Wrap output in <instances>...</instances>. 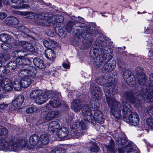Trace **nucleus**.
<instances>
[{"instance_id":"obj_10","label":"nucleus","mask_w":153,"mask_h":153,"mask_svg":"<svg viewBox=\"0 0 153 153\" xmlns=\"http://www.w3.org/2000/svg\"><path fill=\"white\" fill-rule=\"evenodd\" d=\"M131 72L128 70H125L123 73V77L126 83L131 87H134L136 84L135 77L131 76Z\"/></svg>"},{"instance_id":"obj_25","label":"nucleus","mask_w":153,"mask_h":153,"mask_svg":"<svg viewBox=\"0 0 153 153\" xmlns=\"http://www.w3.org/2000/svg\"><path fill=\"white\" fill-rule=\"evenodd\" d=\"M4 22L8 25H15L19 23V20L13 16H10L7 17L5 19Z\"/></svg>"},{"instance_id":"obj_21","label":"nucleus","mask_w":153,"mask_h":153,"mask_svg":"<svg viewBox=\"0 0 153 153\" xmlns=\"http://www.w3.org/2000/svg\"><path fill=\"white\" fill-rule=\"evenodd\" d=\"M24 99V96L22 95L15 97L12 102L13 106L15 107L20 106L23 102Z\"/></svg>"},{"instance_id":"obj_29","label":"nucleus","mask_w":153,"mask_h":153,"mask_svg":"<svg viewBox=\"0 0 153 153\" xmlns=\"http://www.w3.org/2000/svg\"><path fill=\"white\" fill-rule=\"evenodd\" d=\"M22 87L26 88L28 87L31 83L32 81L31 79L28 76H25L21 79Z\"/></svg>"},{"instance_id":"obj_47","label":"nucleus","mask_w":153,"mask_h":153,"mask_svg":"<svg viewBox=\"0 0 153 153\" xmlns=\"http://www.w3.org/2000/svg\"><path fill=\"white\" fill-rule=\"evenodd\" d=\"M38 109L37 107L36 106H33L28 107L26 110L27 113H31L36 111Z\"/></svg>"},{"instance_id":"obj_40","label":"nucleus","mask_w":153,"mask_h":153,"mask_svg":"<svg viewBox=\"0 0 153 153\" xmlns=\"http://www.w3.org/2000/svg\"><path fill=\"white\" fill-rule=\"evenodd\" d=\"M25 13L26 16V17L30 19H36L38 15V14H36L35 13L32 12H26Z\"/></svg>"},{"instance_id":"obj_11","label":"nucleus","mask_w":153,"mask_h":153,"mask_svg":"<svg viewBox=\"0 0 153 153\" xmlns=\"http://www.w3.org/2000/svg\"><path fill=\"white\" fill-rule=\"evenodd\" d=\"M138 97H141L147 102H153V91L151 90L148 91L144 90L141 91L140 94L137 95Z\"/></svg>"},{"instance_id":"obj_43","label":"nucleus","mask_w":153,"mask_h":153,"mask_svg":"<svg viewBox=\"0 0 153 153\" xmlns=\"http://www.w3.org/2000/svg\"><path fill=\"white\" fill-rule=\"evenodd\" d=\"M9 58V56L7 54H0V66L2 64V62H6Z\"/></svg>"},{"instance_id":"obj_42","label":"nucleus","mask_w":153,"mask_h":153,"mask_svg":"<svg viewBox=\"0 0 153 153\" xmlns=\"http://www.w3.org/2000/svg\"><path fill=\"white\" fill-rule=\"evenodd\" d=\"M27 68H22L19 71L18 74L21 78H23L25 76H27Z\"/></svg>"},{"instance_id":"obj_7","label":"nucleus","mask_w":153,"mask_h":153,"mask_svg":"<svg viewBox=\"0 0 153 153\" xmlns=\"http://www.w3.org/2000/svg\"><path fill=\"white\" fill-rule=\"evenodd\" d=\"M90 90L91 96L95 100H99L102 97V92L101 88L94 83H91Z\"/></svg>"},{"instance_id":"obj_64","label":"nucleus","mask_w":153,"mask_h":153,"mask_svg":"<svg viewBox=\"0 0 153 153\" xmlns=\"http://www.w3.org/2000/svg\"><path fill=\"white\" fill-rule=\"evenodd\" d=\"M7 16L6 14L4 12L0 13V19L2 20L5 18Z\"/></svg>"},{"instance_id":"obj_28","label":"nucleus","mask_w":153,"mask_h":153,"mask_svg":"<svg viewBox=\"0 0 153 153\" xmlns=\"http://www.w3.org/2000/svg\"><path fill=\"white\" fill-rule=\"evenodd\" d=\"M17 64L20 65H30L31 61L28 58H17L16 59Z\"/></svg>"},{"instance_id":"obj_54","label":"nucleus","mask_w":153,"mask_h":153,"mask_svg":"<svg viewBox=\"0 0 153 153\" xmlns=\"http://www.w3.org/2000/svg\"><path fill=\"white\" fill-rule=\"evenodd\" d=\"M43 43L44 46L47 48V49H51V42H49L47 40H44L43 41Z\"/></svg>"},{"instance_id":"obj_50","label":"nucleus","mask_w":153,"mask_h":153,"mask_svg":"<svg viewBox=\"0 0 153 153\" xmlns=\"http://www.w3.org/2000/svg\"><path fill=\"white\" fill-rule=\"evenodd\" d=\"M53 19L56 20L57 24H58L62 23L64 20V18L61 15H58L54 17Z\"/></svg>"},{"instance_id":"obj_19","label":"nucleus","mask_w":153,"mask_h":153,"mask_svg":"<svg viewBox=\"0 0 153 153\" xmlns=\"http://www.w3.org/2000/svg\"><path fill=\"white\" fill-rule=\"evenodd\" d=\"M118 151L119 153H139L137 150L133 149L132 146L130 143L128 144L122 149H119Z\"/></svg>"},{"instance_id":"obj_46","label":"nucleus","mask_w":153,"mask_h":153,"mask_svg":"<svg viewBox=\"0 0 153 153\" xmlns=\"http://www.w3.org/2000/svg\"><path fill=\"white\" fill-rule=\"evenodd\" d=\"M90 145L91 146L90 147V150L91 151L94 152H96L98 150V147L95 143H90Z\"/></svg>"},{"instance_id":"obj_17","label":"nucleus","mask_w":153,"mask_h":153,"mask_svg":"<svg viewBox=\"0 0 153 153\" xmlns=\"http://www.w3.org/2000/svg\"><path fill=\"white\" fill-rule=\"evenodd\" d=\"M57 136L63 140L69 139L68 137V129L65 127H61L58 130L56 133Z\"/></svg>"},{"instance_id":"obj_8","label":"nucleus","mask_w":153,"mask_h":153,"mask_svg":"<svg viewBox=\"0 0 153 153\" xmlns=\"http://www.w3.org/2000/svg\"><path fill=\"white\" fill-rule=\"evenodd\" d=\"M113 56L111 54H108L107 60L102 69V71L103 73H107L113 71L115 67V62L114 61L112 62V63H108V62L112 58Z\"/></svg>"},{"instance_id":"obj_39","label":"nucleus","mask_w":153,"mask_h":153,"mask_svg":"<svg viewBox=\"0 0 153 153\" xmlns=\"http://www.w3.org/2000/svg\"><path fill=\"white\" fill-rule=\"evenodd\" d=\"M8 132L7 128L3 126L0 127V136L2 137H6L8 135Z\"/></svg>"},{"instance_id":"obj_61","label":"nucleus","mask_w":153,"mask_h":153,"mask_svg":"<svg viewBox=\"0 0 153 153\" xmlns=\"http://www.w3.org/2000/svg\"><path fill=\"white\" fill-rule=\"evenodd\" d=\"M42 92L43 91L42 90L39 89H37V91L36 95V98H35L34 99V101L36 100V99L37 98V97H38L41 94Z\"/></svg>"},{"instance_id":"obj_5","label":"nucleus","mask_w":153,"mask_h":153,"mask_svg":"<svg viewBox=\"0 0 153 153\" xmlns=\"http://www.w3.org/2000/svg\"><path fill=\"white\" fill-rule=\"evenodd\" d=\"M95 104L92 106L90 105H85L82 107V112L83 115V119L91 124L95 123V121L94 119H91L93 115L92 111L94 112L95 110L96 109V106Z\"/></svg>"},{"instance_id":"obj_45","label":"nucleus","mask_w":153,"mask_h":153,"mask_svg":"<svg viewBox=\"0 0 153 153\" xmlns=\"http://www.w3.org/2000/svg\"><path fill=\"white\" fill-rule=\"evenodd\" d=\"M10 37V36L7 34L1 33L0 34V41L4 42H6Z\"/></svg>"},{"instance_id":"obj_13","label":"nucleus","mask_w":153,"mask_h":153,"mask_svg":"<svg viewBox=\"0 0 153 153\" xmlns=\"http://www.w3.org/2000/svg\"><path fill=\"white\" fill-rule=\"evenodd\" d=\"M136 76L137 82L139 84L141 85H144L146 81L145 75L143 72V68L140 67L137 68Z\"/></svg>"},{"instance_id":"obj_49","label":"nucleus","mask_w":153,"mask_h":153,"mask_svg":"<svg viewBox=\"0 0 153 153\" xmlns=\"http://www.w3.org/2000/svg\"><path fill=\"white\" fill-rule=\"evenodd\" d=\"M96 82L99 84L101 85H103L104 83L105 82L106 80L104 79L102 77H97L95 80Z\"/></svg>"},{"instance_id":"obj_30","label":"nucleus","mask_w":153,"mask_h":153,"mask_svg":"<svg viewBox=\"0 0 153 153\" xmlns=\"http://www.w3.org/2000/svg\"><path fill=\"white\" fill-rule=\"evenodd\" d=\"M49 142V139L48 135L45 134H42L39 137V143L41 144L46 145Z\"/></svg>"},{"instance_id":"obj_32","label":"nucleus","mask_w":153,"mask_h":153,"mask_svg":"<svg viewBox=\"0 0 153 153\" xmlns=\"http://www.w3.org/2000/svg\"><path fill=\"white\" fill-rule=\"evenodd\" d=\"M18 44L20 46H22L27 50L30 51H33L34 49L32 45L25 41H19Z\"/></svg>"},{"instance_id":"obj_51","label":"nucleus","mask_w":153,"mask_h":153,"mask_svg":"<svg viewBox=\"0 0 153 153\" xmlns=\"http://www.w3.org/2000/svg\"><path fill=\"white\" fill-rule=\"evenodd\" d=\"M1 47L4 50H7L11 48V46L9 43L4 42L1 44Z\"/></svg>"},{"instance_id":"obj_23","label":"nucleus","mask_w":153,"mask_h":153,"mask_svg":"<svg viewBox=\"0 0 153 153\" xmlns=\"http://www.w3.org/2000/svg\"><path fill=\"white\" fill-rule=\"evenodd\" d=\"M59 113V112L57 111H50L45 114V118L46 120L50 121L58 116Z\"/></svg>"},{"instance_id":"obj_62","label":"nucleus","mask_w":153,"mask_h":153,"mask_svg":"<svg viewBox=\"0 0 153 153\" xmlns=\"http://www.w3.org/2000/svg\"><path fill=\"white\" fill-rule=\"evenodd\" d=\"M8 107V105L5 104L4 102L0 104V108L2 110L5 109L6 108H7Z\"/></svg>"},{"instance_id":"obj_27","label":"nucleus","mask_w":153,"mask_h":153,"mask_svg":"<svg viewBox=\"0 0 153 153\" xmlns=\"http://www.w3.org/2000/svg\"><path fill=\"white\" fill-rule=\"evenodd\" d=\"M39 137L36 134H34L29 137V142L32 146H34L39 143Z\"/></svg>"},{"instance_id":"obj_4","label":"nucleus","mask_w":153,"mask_h":153,"mask_svg":"<svg viewBox=\"0 0 153 153\" xmlns=\"http://www.w3.org/2000/svg\"><path fill=\"white\" fill-rule=\"evenodd\" d=\"M87 128L86 123L83 120L79 122L74 123L73 124L69 135L72 138H78L83 134V130Z\"/></svg>"},{"instance_id":"obj_9","label":"nucleus","mask_w":153,"mask_h":153,"mask_svg":"<svg viewBox=\"0 0 153 153\" xmlns=\"http://www.w3.org/2000/svg\"><path fill=\"white\" fill-rule=\"evenodd\" d=\"M124 120L126 123L133 126L137 125L139 123L140 118L139 115L134 112L131 114L124 118Z\"/></svg>"},{"instance_id":"obj_6","label":"nucleus","mask_w":153,"mask_h":153,"mask_svg":"<svg viewBox=\"0 0 153 153\" xmlns=\"http://www.w3.org/2000/svg\"><path fill=\"white\" fill-rule=\"evenodd\" d=\"M136 95L137 97H135L133 93L130 91H126L124 92L123 97L126 100L128 101L130 103L133 104L134 105L139 107L140 105V99H139V97Z\"/></svg>"},{"instance_id":"obj_37","label":"nucleus","mask_w":153,"mask_h":153,"mask_svg":"<svg viewBox=\"0 0 153 153\" xmlns=\"http://www.w3.org/2000/svg\"><path fill=\"white\" fill-rule=\"evenodd\" d=\"M48 19L47 21L48 22H49V26L51 24L52 25H56V26L57 27L56 20L53 19L54 17L56 16H52L51 14H48Z\"/></svg>"},{"instance_id":"obj_36","label":"nucleus","mask_w":153,"mask_h":153,"mask_svg":"<svg viewBox=\"0 0 153 153\" xmlns=\"http://www.w3.org/2000/svg\"><path fill=\"white\" fill-rule=\"evenodd\" d=\"M51 99L49 103L50 105L52 107L57 108L61 105V102L59 99Z\"/></svg>"},{"instance_id":"obj_60","label":"nucleus","mask_w":153,"mask_h":153,"mask_svg":"<svg viewBox=\"0 0 153 153\" xmlns=\"http://www.w3.org/2000/svg\"><path fill=\"white\" fill-rule=\"evenodd\" d=\"M127 142V141L126 139L125 138H121L120 139V140L119 141V143H120L121 145H123L126 143Z\"/></svg>"},{"instance_id":"obj_22","label":"nucleus","mask_w":153,"mask_h":153,"mask_svg":"<svg viewBox=\"0 0 153 153\" xmlns=\"http://www.w3.org/2000/svg\"><path fill=\"white\" fill-rule=\"evenodd\" d=\"M82 105V101L79 100H75L71 103V108L75 112L79 111Z\"/></svg>"},{"instance_id":"obj_2","label":"nucleus","mask_w":153,"mask_h":153,"mask_svg":"<svg viewBox=\"0 0 153 153\" xmlns=\"http://www.w3.org/2000/svg\"><path fill=\"white\" fill-rule=\"evenodd\" d=\"M94 49L93 55H92L94 60V64L95 66L100 67L102 63L106 62L108 56L107 53L108 46L106 45V42H101Z\"/></svg>"},{"instance_id":"obj_58","label":"nucleus","mask_w":153,"mask_h":153,"mask_svg":"<svg viewBox=\"0 0 153 153\" xmlns=\"http://www.w3.org/2000/svg\"><path fill=\"white\" fill-rule=\"evenodd\" d=\"M62 148H55L52 149L51 153H62Z\"/></svg>"},{"instance_id":"obj_41","label":"nucleus","mask_w":153,"mask_h":153,"mask_svg":"<svg viewBox=\"0 0 153 153\" xmlns=\"http://www.w3.org/2000/svg\"><path fill=\"white\" fill-rule=\"evenodd\" d=\"M51 93L50 98L52 97V99H56L60 100V98L61 97L60 94L56 91L50 92Z\"/></svg>"},{"instance_id":"obj_24","label":"nucleus","mask_w":153,"mask_h":153,"mask_svg":"<svg viewBox=\"0 0 153 153\" xmlns=\"http://www.w3.org/2000/svg\"><path fill=\"white\" fill-rule=\"evenodd\" d=\"M45 55L47 59L51 61H54L56 57L55 53L51 49H47L45 50Z\"/></svg>"},{"instance_id":"obj_3","label":"nucleus","mask_w":153,"mask_h":153,"mask_svg":"<svg viewBox=\"0 0 153 153\" xmlns=\"http://www.w3.org/2000/svg\"><path fill=\"white\" fill-rule=\"evenodd\" d=\"M19 146H21L22 147H27L29 149L30 148L28 146L27 141L24 140L19 141L15 137H12L7 141L4 140L0 141V148L2 149L16 151Z\"/></svg>"},{"instance_id":"obj_63","label":"nucleus","mask_w":153,"mask_h":153,"mask_svg":"<svg viewBox=\"0 0 153 153\" xmlns=\"http://www.w3.org/2000/svg\"><path fill=\"white\" fill-rule=\"evenodd\" d=\"M50 106L51 105H50L49 103H48L46 106L44 107L43 109V111L45 112L51 109Z\"/></svg>"},{"instance_id":"obj_59","label":"nucleus","mask_w":153,"mask_h":153,"mask_svg":"<svg viewBox=\"0 0 153 153\" xmlns=\"http://www.w3.org/2000/svg\"><path fill=\"white\" fill-rule=\"evenodd\" d=\"M51 122V123L53 124V126L54 127H55L54 128H57V129L59 128V124L57 121H54Z\"/></svg>"},{"instance_id":"obj_48","label":"nucleus","mask_w":153,"mask_h":153,"mask_svg":"<svg viewBox=\"0 0 153 153\" xmlns=\"http://www.w3.org/2000/svg\"><path fill=\"white\" fill-rule=\"evenodd\" d=\"M95 32L94 30H93L92 28L90 27L88 28L86 30H85L82 31V33L84 35L86 36L87 34H92L94 33Z\"/></svg>"},{"instance_id":"obj_35","label":"nucleus","mask_w":153,"mask_h":153,"mask_svg":"<svg viewBox=\"0 0 153 153\" xmlns=\"http://www.w3.org/2000/svg\"><path fill=\"white\" fill-rule=\"evenodd\" d=\"M12 3L16 4V5H12L11 7L14 8L19 9L21 7L20 5L25 2V0H11Z\"/></svg>"},{"instance_id":"obj_26","label":"nucleus","mask_w":153,"mask_h":153,"mask_svg":"<svg viewBox=\"0 0 153 153\" xmlns=\"http://www.w3.org/2000/svg\"><path fill=\"white\" fill-rule=\"evenodd\" d=\"M27 68V76L36 77L37 71L35 68L32 66H29Z\"/></svg>"},{"instance_id":"obj_20","label":"nucleus","mask_w":153,"mask_h":153,"mask_svg":"<svg viewBox=\"0 0 153 153\" xmlns=\"http://www.w3.org/2000/svg\"><path fill=\"white\" fill-rule=\"evenodd\" d=\"M122 105V112L124 119L132 112H131V106L127 102L125 101L123 102Z\"/></svg>"},{"instance_id":"obj_12","label":"nucleus","mask_w":153,"mask_h":153,"mask_svg":"<svg viewBox=\"0 0 153 153\" xmlns=\"http://www.w3.org/2000/svg\"><path fill=\"white\" fill-rule=\"evenodd\" d=\"M98 107L96 106V109L94 112V115H93L91 119L94 120L95 123L93 125H94L97 122L102 124L105 120L104 116L103 113L100 110H97Z\"/></svg>"},{"instance_id":"obj_44","label":"nucleus","mask_w":153,"mask_h":153,"mask_svg":"<svg viewBox=\"0 0 153 153\" xmlns=\"http://www.w3.org/2000/svg\"><path fill=\"white\" fill-rule=\"evenodd\" d=\"M17 65V62L16 60L10 62L8 63L7 66L10 69L14 70L16 68Z\"/></svg>"},{"instance_id":"obj_55","label":"nucleus","mask_w":153,"mask_h":153,"mask_svg":"<svg viewBox=\"0 0 153 153\" xmlns=\"http://www.w3.org/2000/svg\"><path fill=\"white\" fill-rule=\"evenodd\" d=\"M16 52L18 54V56H20L21 57L25 56L27 55V53L26 51H17Z\"/></svg>"},{"instance_id":"obj_52","label":"nucleus","mask_w":153,"mask_h":153,"mask_svg":"<svg viewBox=\"0 0 153 153\" xmlns=\"http://www.w3.org/2000/svg\"><path fill=\"white\" fill-rule=\"evenodd\" d=\"M146 123L147 125L149 126L151 128H153V118H149L147 119Z\"/></svg>"},{"instance_id":"obj_34","label":"nucleus","mask_w":153,"mask_h":153,"mask_svg":"<svg viewBox=\"0 0 153 153\" xmlns=\"http://www.w3.org/2000/svg\"><path fill=\"white\" fill-rule=\"evenodd\" d=\"M13 87L16 90H20L22 87V84L21 80L19 79H15L13 82Z\"/></svg>"},{"instance_id":"obj_14","label":"nucleus","mask_w":153,"mask_h":153,"mask_svg":"<svg viewBox=\"0 0 153 153\" xmlns=\"http://www.w3.org/2000/svg\"><path fill=\"white\" fill-rule=\"evenodd\" d=\"M0 82V85L5 91H12L13 85L11 80L8 78L1 79Z\"/></svg>"},{"instance_id":"obj_53","label":"nucleus","mask_w":153,"mask_h":153,"mask_svg":"<svg viewBox=\"0 0 153 153\" xmlns=\"http://www.w3.org/2000/svg\"><path fill=\"white\" fill-rule=\"evenodd\" d=\"M18 30L24 33H27L28 30V29L25 26H20L18 28Z\"/></svg>"},{"instance_id":"obj_15","label":"nucleus","mask_w":153,"mask_h":153,"mask_svg":"<svg viewBox=\"0 0 153 153\" xmlns=\"http://www.w3.org/2000/svg\"><path fill=\"white\" fill-rule=\"evenodd\" d=\"M48 18V14H46L45 15L38 14L35 22L37 24L41 26H49V22H48L47 21Z\"/></svg>"},{"instance_id":"obj_18","label":"nucleus","mask_w":153,"mask_h":153,"mask_svg":"<svg viewBox=\"0 0 153 153\" xmlns=\"http://www.w3.org/2000/svg\"><path fill=\"white\" fill-rule=\"evenodd\" d=\"M76 27H83L85 26L84 23H78L77 21L73 20L69 21L67 23L65 26V29L68 33H70L72 30V27L74 26Z\"/></svg>"},{"instance_id":"obj_57","label":"nucleus","mask_w":153,"mask_h":153,"mask_svg":"<svg viewBox=\"0 0 153 153\" xmlns=\"http://www.w3.org/2000/svg\"><path fill=\"white\" fill-rule=\"evenodd\" d=\"M37 89H35L32 91L30 94V97L34 99V100L35 98H36V93L37 91Z\"/></svg>"},{"instance_id":"obj_16","label":"nucleus","mask_w":153,"mask_h":153,"mask_svg":"<svg viewBox=\"0 0 153 153\" xmlns=\"http://www.w3.org/2000/svg\"><path fill=\"white\" fill-rule=\"evenodd\" d=\"M51 93L49 91H47L41 94L36 99L35 102L38 105H42L48 99L50 98Z\"/></svg>"},{"instance_id":"obj_33","label":"nucleus","mask_w":153,"mask_h":153,"mask_svg":"<svg viewBox=\"0 0 153 153\" xmlns=\"http://www.w3.org/2000/svg\"><path fill=\"white\" fill-rule=\"evenodd\" d=\"M10 71V70L7 69L5 66H0V82L1 79H5V78L3 77L4 75L8 74Z\"/></svg>"},{"instance_id":"obj_56","label":"nucleus","mask_w":153,"mask_h":153,"mask_svg":"<svg viewBox=\"0 0 153 153\" xmlns=\"http://www.w3.org/2000/svg\"><path fill=\"white\" fill-rule=\"evenodd\" d=\"M53 124L51 123V122H50L49 124L48 127V130L49 131L53 132L57 129V128H54L55 127H53Z\"/></svg>"},{"instance_id":"obj_38","label":"nucleus","mask_w":153,"mask_h":153,"mask_svg":"<svg viewBox=\"0 0 153 153\" xmlns=\"http://www.w3.org/2000/svg\"><path fill=\"white\" fill-rule=\"evenodd\" d=\"M114 141L111 140L110 141L109 145L106 146H105L108 151L114 153L116 151V150L114 147Z\"/></svg>"},{"instance_id":"obj_31","label":"nucleus","mask_w":153,"mask_h":153,"mask_svg":"<svg viewBox=\"0 0 153 153\" xmlns=\"http://www.w3.org/2000/svg\"><path fill=\"white\" fill-rule=\"evenodd\" d=\"M34 65L40 69L45 68L43 62L42 60L37 57L34 58L33 60Z\"/></svg>"},{"instance_id":"obj_1","label":"nucleus","mask_w":153,"mask_h":153,"mask_svg":"<svg viewBox=\"0 0 153 153\" xmlns=\"http://www.w3.org/2000/svg\"><path fill=\"white\" fill-rule=\"evenodd\" d=\"M112 79H110L108 82L105 85L104 91L106 97V100L113 116L117 119H119L121 117V111L122 106L121 104L117 101L112 95L117 94V87L115 83H113Z\"/></svg>"}]
</instances>
